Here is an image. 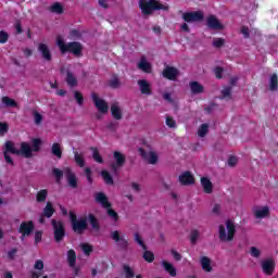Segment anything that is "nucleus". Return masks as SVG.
Here are the masks:
<instances>
[{"instance_id":"obj_1","label":"nucleus","mask_w":278,"mask_h":278,"mask_svg":"<svg viewBox=\"0 0 278 278\" xmlns=\"http://www.w3.org/2000/svg\"><path fill=\"white\" fill-rule=\"evenodd\" d=\"M139 8L143 14V16H151L153 12L163 10L164 12H168V5L162 4L157 0H139Z\"/></svg>"},{"instance_id":"obj_2","label":"nucleus","mask_w":278,"mask_h":278,"mask_svg":"<svg viewBox=\"0 0 278 278\" xmlns=\"http://www.w3.org/2000/svg\"><path fill=\"white\" fill-rule=\"evenodd\" d=\"M218 235L220 242H231L236 236V224L228 219L225 226L220 225L218 228Z\"/></svg>"},{"instance_id":"obj_3","label":"nucleus","mask_w":278,"mask_h":278,"mask_svg":"<svg viewBox=\"0 0 278 278\" xmlns=\"http://www.w3.org/2000/svg\"><path fill=\"white\" fill-rule=\"evenodd\" d=\"M56 46L59 47L61 53H66V51L74 53V55H79V53H81V43L77 41L65 43L62 36L56 37Z\"/></svg>"},{"instance_id":"obj_4","label":"nucleus","mask_w":278,"mask_h":278,"mask_svg":"<svg viewBox=\"0 0 278 278\" xmlns=\"http://www.w3.org/2000/svg\"><path fill=\"white\" fill-rule=\"evenodd\" d=\"M70 219L72 223V229L75 231V233H84V231L88 229V219H77V215H75L74 212H70Z\"/></svg>"},{"instance_id":"obj_5","label":"nucleus","mask_w":278,"mask_h":278,"mask_svg":"<svg viewBox=\"0 0 278 278\" xmlns=\"http://www.w3.org/2000/svg\"><path fill=\"white\" fill-rule=\"evenodd\" d=\"M52 229L54 231L55 242H62L66 236V230L64 229V223L62 220L52 219L51 220Z\"/></svg>"},{"instance_id":"obj_6","label":"nucleus","mask_w":278,"mask_h":278,"mask_svg":"<svg viewBox=\"0 0 278 278\" xmlns=\"http://www.w3.org/2000/svg\"><path fill=\"white\" fill-rule=\"evenodd\" d=\"M113 157L115 163L111 164V170L114 175H118V168H123L125 166L126 157L118 151L113 153Z\"/></svg>"},{"instance_id":"obj_7","label":"nucleus","mask_w":278,"mask_h":278,"mask_svg":"<svg viewBox=\"0 0 278 278\" xmlns=\"http://www.w3.org/2000/svg\"><path fill=\"white\" fill-rule=\"evenodd\" d=\"M111 238L117 244L118 249H121V251H127V249H129V241H127L125 237L121 236V231L118 230L112 231Z\"/></svg>"},{"instance_id":"obj_8","label":"nucleus","mask_w":278,"mask_h":278,"mask_svg":"<svg viewBox=\"0 0 278 278\" xmlns=\"http://www.w3.org/2000/svg\"><path fill=\"white\" fill-rule=\"evenodd\" d=\"M91 99L97 108L101 112V114H108V111L110 110V106L108 105V102L105 100L99 98L97 93H91Z\"/></svg>"},{"instance_id":"obj_9","label":"nucleus","mask_w":278,"mask_h":278,"mask_svg":"<svg viewBox=\"0 0 278 278\" xmlns=\"http://www.w3.org/2000/svg\"><path fill=\"white\" fill-rule=\"evenodd\" d=\"M205 15L203 12L195 11V12H187L182 14V18L186 23H199V21H203Z\"/></svg>"},{"instance_id":"obj_10","label":"nucleus","mask_w":278,"mask_h":278,"mask_svg":"<svg viewBox=\"0 0 278 278\" xmlns=\"http://www.w3.org/2000/svg\"><path fill=\"white\" fill-rule=\"evenodd\" d=\"M261 266L263 273L270 277L275 273V261L273 258H268L261 262Z\"/></svg>"},{"instance_id":"obj_11","label":"nucleus","mask_w":278,"mask_h":278,"mask_svg":"<svg viewBox=\"0 0 278 278\" xmlns=\"http://www.w3.org/2000/svg\"><path fill=\"white\" fill-rule=\"evenodd\" d=\"M139 153L141 155L142 159H144L149 164H157V153L150 151V152H146L144 149L139 148Z\"/></svg>"},{"instance_id":"obj_12","label":"nucleus","mask_w":278,"mask_h":278,"mask_svg":"<svg viewBox=\"0 0 278 278\" xmlns=\"http://www.w3.org/2000/svg\"><path fill=\"white\" fill-rule=\"evenodd\" d=\"M63 173L66 177L70 188H77V176L73 173V169H71V167H64Z\"/></svg>"},{"instance_id":"obj_13","label":"nucleus","mask_w":278,"mask_h":278,"mask_svg":"<svg viewBox=\"0 0 278 278\" xmlns=\"http://www.w3.org/2000/svg\"><path fill=\"white\" fill-rule=\"evenodd\" d=\"M38 51L45 62H51V60H53V54H51V50L46 43H39Z\"/></svg>"},{"instance_id":"obj_14","label":"nucleus","mask_w":278,"mask_h":278,"mask_svg":"<svg viewBox=\"0 0 278 278\" xmlns=\"http://www.w3.org/2000/svg\"><path fill=\"white\" fill-rule=\"evenodd\" d=\"M18 232L23 233V238H25V236H31L34 232V222H23L20 226Z\"/></svg>"},{"instance_id":"obj_15","label":"nucleus","mask_w":278,"mask_h":278,"mask_svg":"<svg viewBox=\"0 0 278 278\" xmlns=\"http://www.w3.org/2000/svg\"><path fill=\"white\" fill-rule=\"evenodd\" d=\"M178 76H179V71L175 67L167 66L163 71V77H165L166 79H170L172 81H175V79H177Z\"/></svg>"},{"instance_id":"obj_16","label":"nucleus","mask_w":278,"mask_h":278,"mask_svg":"<svg viewBox=\"0 0 278 278\" xmlns=\"http://www.w3.org/2000/svg\"><path fill=\"white\" fill-rule=\"evenodd\" d=\"M206 23L210 29H224V26L222 25L220 21L216 18V15H210L206 18Z\"/></svg>"},{"instance_id":"obj_17","label":"nucleus","mask_w":278,"mask_h":278,"mask_svg":"<svg viewBox=\"0 0 278 278\" xmlns=\"http://www.w3.org/2000/svg\"><path fill=\"white\" fill-rule=\"evenodd\" d=\"M137 84L139 86L141 94H147L148 97L152 94L151 84L149 81H147L146 79H140Z\"/></svg>"},{"instance_id":"obj_18","label":"nucleus","mask_w":278,"mask_h":278,"mask_svg":"<svg viewBox=\"0 0 278 278\" xmlns=\"http://www.w3.org/2000/svg\"><path fill=\"white\" fill-rule=\"evenodd\" d=\"M96 202L104 208L112 207V203L108 201V195H105L103 192L96 193Z\"/></svg>"},{"instance_id":"obj_19","label":"nucleus","mask_w":278,"mask_h":278,"mask_svg":"<svg viewBox=\"0 0 278 278\" xmlns=\"http://www.w3.org/2000/svg\"><path fill=\"white\" fill-rule=\"evenodd\" d=\"M253 213L255 218H266V216L270 214V210L268 208V206H262V207L257 206V207H254Z\"/></svg>"},{"instance_id":"obj_20","label":"nucleus","mask_w":278,"mask_h":278,"mask_svg":"<svg viewBox=\"0 0 278 278\" xmlns=\"http://www.w3.org/2000/svg\"><path fill=\"white\" fill-rule=\"evenodd\" d=\"M189 88L192 94H203L205 91V87H203L199 81L189 83Z\"/></svg>"},{"instance_id":"obj_21","label":"nucleus","mask_w":278,"mask_h":278,"mask_svg":"<svg viewBox=\"0 0 278 278\" xmlns=\"http://www.w3.org/2000/svg\"><path fill=\"white\" fill-rule=\"evenodd\" d=\"M200 264L204 273H212L213 267H212V260L210 257L201 256Z\"/></svg>"},{"instance_id":"obj_22","label":"nucleus","mask_w":278,"mask_h":278,"mask_svg":"<svg viewBox=\"0 0 278 278\" xmlns=\"http://www.w3.org/2000/svg\"><path fill=\"white\" fill-rule=\"evenodd\" d=\"M179 181L182 186H190L194 184V177L190 172H185L182 175L179 176Z\"/></svg>"},{"instance_id":"obj_23","label":"nucleus","mask_w":278,"mask_h":278,"mask_svg":"<svg viewBox=\"0 0 278 278\" xmlns=\"http://www.w3.org/2000/svg\"><path fill=\"white\" fill-rule=\"evenodd\" d=\"M111 114L115 121H121L123 118V111H121V106H118V102H114L111 105Z\"/></svg>"},{"instance_id":"obj_24","label":"nucleus","mask_w":278,"mask_h":278,"mask_svg":"<svg viewBox=\"0 0 278 278\" xmlns=\"http://www.w3.org/2000/svg\"><path fill=\"white\" fill-rule=\"evenodd\" d=\"M3 153H12L13 155H21V150L16 149V147H14V142L12 141H7L4 143V151Z\"/></svg>"},{"instance_id":"obj_25","label":"nucleus","mask_w":278,"mask_h":278,"mask_svg":"<svg viewBox=\"0 0 278 278\" xmlns=\"http://www.w3.org/2000/svg\"><path fill=\"white\" fill-rule=\"evenodd\" d=\"M201 185L206 194H212V190H214V186L212 185V181L210 180V178L202 177Z\"/></svg>"},{"instance_id":"obj_26","label":"nucleus","mask_w":278,"mask_h":278,"mask_svg":"<svg viewBox=\"0 0 278 278\" xmlns=\"http://www.w3.org/2000/svg\"><path fill=\"white\" fill-rule=\"evenodd\" d=\"M161 265L163 266L164 270H166V273H168V275L170 277H177V269L170 263H168L166 261H162Z\"/></svg>"},{"instance_id":"obj_27","label":"nucleus","mask_w":278,"mask_h":278,"mask_svg":"<svg viewBox=\"0 0 278 278\" xmlns=\"http://www.w3.org/2000/svg\"><path fill=\"white\" fill-rule=\"evenodd\" d=\"M20 155H23L24 157H31V146L27 142H22L21 143V150H20Z\"/></svg>"},{"instance_id":"obj_28","label":"nucleus","mask_w":278,"mask_h":278,"mask_svg":"<svg viewBox=\"0 0 278 278\" xmlns=\"http://www.w3.org/2000/svg\"><path fill=\"white\" fill-rule=\"evenodd\" d=\"M53 214H55V208H53V203L47 202L41 215L45 216L46 218H51Z\"/></svg>"},{"instance_id":"obj_29","label":"nucleus","mask_w":278,"mask_h":278,"mask_svg":"<svg viewBox=\"0 0 278 278\" xmlns=\"http://www.w3.org/2000/svg\"><path fill=\"white\" fill-rule=\"evenodd\" d=\"M137 66L139 71H143V73H151V63H149L144 56L141 58Z\"/></svg>"},{"instance_id":"obj_30","label":"nucleus","mask_w":278,"mask_h":278,"mask_svg":"<svg viewBox=\"0 0 278 278\" xmlns=\"http://www.w3.org/2000/svg\"><path fill=\"white\" fill-rule=\"evenodd\" d=\"M87 220L91 225L92 231H100L101 230V226L99 225V220L97 219V217H94V215L89 214L88 217H87Z\"/></svg>"},{"instance_id":"obj_31","label":"nucleus","mask_w":278,"mask_h":278,"mask_svg":"<svg viewBox=\"0 0 278 278\" xmlns=\"http://www.w3.org/2000/svg\"><path fill=\"white\" fill-rule=\"evenodd\" d=\"M65 81L70 88H75V86H77V77H75V74L71 71H67Z\"/></svg>"},{"instance_id":"obj_32","label":"nucleus","mask_w":278,"mask_h":278,"mask_svg":"<svg viewBox=\"0 0 278 278\" xmlns=\"http://www.w3.org/2000/svg\"><path fill=\"white\" fill-rule=\"evenodd\" d=\"M77 262V254L75 253V250H68L67 251V263L71 268H75V264Z\"/></svg>"},{"instance_id":"obj_33","label":"nucleus","mask_w":278,"mask_h":278,"mask_svg":"<svg viewBox=\"0 0 278 278\" xmlns=\"http://www.w3.org/2000/svg\"><path fill=\"white\" fill-rule=\"evenodd\" d=\"M16 105H18L14 99L4 96L2 97V103H1V108H16Z\"/></svg>"},{"instance_id":"obj_34","label":"nucleus","mask_w":278,"mask_h":278,"mask_svg":"<svg viewBox=\"0 0 278 278\" xmlns=\"http://www.w3.org/2000/svg\"><path fill=\"white\" fill-rule=\"evenodd\" d=\"M47 197H49V191L47 189H41L36 194L37 203H45L47 201Z\"/></svg>"},{"instance_id":"obj_35","label":"nucleus","mask_w":278,"mask_h":278,"mask_svg":"<svg viewBox=\"0 0 278 278\" xmlns=\"http://www.w3.org/2000/svg\"><path fill=\"white\" fill-rule=\"evenodd\" d=\"M49 10L52 14H64V7L60 2H54Z\"/></svg>"},{"instance_id":"obj_36","label":"nucleus","mask_w":278,"mask_h":278,"mask_svg":"<svg viewBox=\"0 0 278 278\" xmlns=\"http://www.w3.org/2000/svg\"><path fill=\"white\" fill-rule=\"evenodd\" d=\"M269 90L275 92L278 90V76L277 74H273L269 78Z\"/></svg>"},{"instance_id":"obj_37","label":"nucleus","mask_w":278,"mask_h":278,"mask_svg":"<svg viewBox=\"0 0 278 278\" xmlns=\"http://www.w3.org/2000/svg\"><path fill=\"white\" fill-rule=\"evenodd\" d=\"M52 155H55L58 160H62V148L60 147V143H53L51 148Z\"/></svg>"},{"instance_id":"obj_38","label":"nucleus","mask_w":278,"mask_h":278,"mask_svg":"<svg viewBox=\"0 0 278 278\" xmlns=\"http://www.w3.org/2000/svg\"><path fill=\"white\" fill-rule=\"evenodd\" d=\"M74 160L80 168H84V166H86V161L84 160V154H79V152L75 151Z\"/></svg>"},{"instance_id":"obj_39","label":"nucleus","mask_w":278,"mask_h":278,"mask_svg":"<svg viewBox=\"0 0 278 278\" xmlns=\"http://www.w3.org/2000/svg\"><path fill=\"white\" fill-rule=\"evenodd\" d=\"M123 270H124V274H125V278L136 277V273L134 271V268H131L129 265L124 264L123 265Z\"/></svg>"},{"instance_id":"obj_40","label":"nucleus","mask_w":278,"mask_h":278,"mask_svg":"<svg viewBox=\"0 0 278 278\" xmlns=\"http://www.w3.org/2000/svg\"><path fill=\"white\" fill-rule=\"evenodd\" d=\"M210 131V125L207 124H202L199 129H198V136L200 138H205L207 136V132Z\"/></svg>"},{"instance_id":"obj_41","label":"nucleus","mask_w":278,"mask_h":278,"mask_svg":"<svg viewBox=\"0 0 278 278\" xmlns=\"http://www.w3.org/2000/svg\"><path fill=\"white\" fill-rule=\"evenodd\" d=\"M52 173L56 179V184H60L64 177V168H63V170L60 168H52Z\"/></svg>"},{"instance_id":"obj_42","label":"nucleus","mask_w":278,"mask_h":278,"mask_svg":"<svg viewBox=\"0 0 278 278\" xmlns=\"http://www.w3.org/2000/svg\"><path fill=\"white\" fill-rule=\"evenodd\" d=\"M101 176L104 179V182L108 184L109 186H112L114 184V179L112 178V175L108 173V170H102Z\"/></svg>"},{"instance_id":"obj_43","label":"nucleus","mask_w":278,"mask_h":278,"mask_svg":"<svg viewBox=\"0 0 278 278\" xmlns=\"http://www.w3.org/2000/svg\"><path fill=\"white\" fill-rule=\"evenodd\" d=\"M143 260L146 262H149V264H151L155 260V254H153V252H151L149 250H144Z\"/></svg>"},{"instance_id":"obj_44","label":"nucleus","mask_w":278,"mask_h":278,"mask_svg":"<svg viewBox=\"0 0 278 278\" xmlns=\"http://www.w3.org/2000/svg\"><path fill=\"white\" fill-rule=\"evenodd\" d=\"M91 151L94 162H98V164H103V157L101 154H99V150H97V148H91Z\"/></svg>"},{"instance_id":"obj_45","label":"nucleus","mask_w":278,"mask_h":278,"mask_svg":"<svg viewBox=\"0 0 278 278\" xmlns=\"http://www.w3.org/2000/svg\"><path fill=\"white\" fill-rule=\"evenodd\" d=\"M106 214H108V216H110V218H112V220H114V223L118 222V213H116L114 210H112V206L106 207Z\"/></svg>"},{"instance_id":"obj_46","label":"nucleus","mask_w":278,"mask_h":278,"mask_svg":"<svg viewBox=\"0 0 278 278\" xmlns=\"http://www.w3.org/2000/svg\"><path fill=\"white\" fill-rule=\"evenodd\" d=\"M109 86L114 89L121 88V79L118 77L114 76L110 81Z\"/></svg>"},{"instance_id":"obj_47","label":"nucleus","mask_w":278,"mask_h":278,"mask_svg":"<svg viewBox=\"0 0 278 278\" xmlns=\"http://www.w3.org/2000/svg\"><path fill=\"white\" fill-rule=\"evenodd\" d=\"M220 99H231V87H224Z\"/></svg>"},{"instance_id":"obj_48","label":"nucleus","mask_w":278,"mask_h":278,"mask_svg":"<svg viewBox=\"0 0 278 278\" xmlns=\"http://www.w3.org/2000/svg\"><path fill=\"white\" fill-rule=\"evenodd\" d=\"M135 242H137V244L143 249V251H147V244H144V241L142 238H140V233L138 232L135 233Z\"/></svg>"},{"instance_id":"obj_49","label":"nucleus","mask_w":278,"mask_h":278,"mask_svg":"<svg viewBox=\"0 0 278 278\" xmlns=\"http://www.w3.org/2000/svg\"><path fill=\"white\" fill-rule=\"evenodd\" d=\"M10 40V35L5 30L0 31V45H5Z\"/></svg>"},{"instance_id":"obj_50","label":"nucleus","mask_w":278,"mask_h":278,"mask_svg":"<svg viewBox=\"0 0 278 278\" xmlns=\"http://www.w3.org/2000/svg\"><path fill=\"white\" fill-rule=\"evenodd\" d=\"M250 255L252 257L258 258L262 255V251H260V249H257L256 247H251L250 248Z\"/></svg>"},{"instance_id":"obj_51","label":"nucleus","mask_w":278,"mask_h":278,"mask_svg":"<svg viewBox=\"0 0 278 278\" xmlns=\"http://www.w3.org/2000/svg\"><path fill=\"white\" fill-rule=\"evenodd\" d=\"M165 123L170 129H175V127H177V122H175L170 116H166Z\"/></svg>"},{"instance_id":"obj_52","label":"nucleus","mask_w":278,"mask_h":278,"mask_svg":"<svg viewBox=\"0 0 278 278\" xmlns=\"http://www.w3.org/2000/svg\"><path fill=\"white\" fill-rule=\"evenodd\" d=\"M224 45H225V39L223 38L213 39V47H215V49H220V47H223Z\"/></svg>"},{"instance_id":"obj_53","label":"nucleus","mask_w":278,"mask_h":278,"mask_svg":"<svg viewBox=\"0 0 278 278\" xmlns=\"http://www.w3.org/2000/svg\"><path fill=\"white\" fill-rule=\"evenodd\" d=\"M35 125H40L42 123V115L38 111L33 112Z\"/></svg>"},{"instance_id":"obj_54","label":"nucleus","mask_w":278,"mask_h":278,"mask_svg":"<svg viewBox=\"0 0 278 278\" xmlns=\"http://www.w3.org/2000/svg\"><path fill=\"white\" fill-rule=\"evenodd\" d=\"M74 99H76L78 105H84V96L79 91H74Z\"/></svg>"},{"instance_id":"obj_55","label":"nucleus","mask_w":278,"mask_h":278,"mask_svg":"<svg viewBox=\"0 0 278 278\" xmlns=\"http://www.w3.org/2000/svg\"><path fill=\"white\" fill-rule=\"evenodd\" d=\"M42 141L40 139H33V151L38 152L40 151V146Z\"/></svg>"},{"instance_id":"obj_56","label":"nucleus","mask_w":278,"mask_h":278,"mask_svg":"<svg viewBox=\"0 0 278 278\" xmlns=\"http://www.w3.org/2000/svg\"><path fill=\"white\" fill-rule=\"evenodd\" d=\"M80 247H81L85 255H90V253H92V245H90L88 243H83Z\"/></svg>"},{"instance_id":"obj_57","label":"nucleus","mask_w":278,"mask_h":278,"mask_svg":"<svg viewBox=\"0 0 278 278\" xmlns=\"http://www.w3.org/2000/svg\"><path fill=\"white\" fill-rule=\"evenodd\" d=\"M199 236H200L199 230H192L190 235V241L193 244H197V240H199Z\"/></svg>"},{"instance_id":"obj_58","label":"nucleus","mask_w":278,"mask_h":278,"mask_svg":"<svg viewBox=\"0 0 278 278\" xmlns=\"http://www.w3.org/2000/svg\"><path fill=\"white\" fill-rule=\"evenodd\" d=\"M34 268L35 270H42L45 268V262L41 260L36 261Z\"/></svg>"},{"instance_id":"obj_59","label":"nucleus","mask_w":278,"mask_h":278,"mask_svg":"<svg viewBox=\"0 0 278 278\" xmlns=\"http://www.w3.org/2000/svg\"><path fill=\"white\" fill-rule=\"evenodd\" d=\"M16 253H18V249L13 248L8 252L9 260H14L16 257Z\"/></svg>"},{"instance_id":"obj_60","label":"nucleus","mask_w":278,"mask_h":278,"mask_svg":"<svg viewBox=\"0 0 278 278\" xmlns=\"http://www.w3.org/2000/svg\"><path fill=\"white\" fill-rule=\"evenodd\" d=\"M39 242H42V231L35 232V244H39Z\"/></svg>"},{"instance_id":"obj_61","label":"nucleus","mask_w":278,"mask_h":278,"mask_svg":"<svg viewBox=\"0 0 278 278\" xmlns=\"http://www.w3.org/2000/svg\"><path fill=\"white\" fill-rule=\"evenodd\" d=\"M8 134V124L0 123V136Z\"/></svg>"},{"instance_id":"obj_62","label":"nucleus","mask_w":278,"mask_h":278,"mask_svg":"<svg viewBox=\"0 0 278 278\" xmlns=\"http://www.w3.org/2000/svg\"><path fill=\"white\" fill-rule=\"evenodd\" d=\"M98 3L100 8H104V10H108V8H110V0H99Z\"/></svg>"},{"instance_id":"obj_63","label":"nucleus","mask_w":278,"mask_h":278,"mask_svg":"<svg viewBox=\"0 0 278 278\" xmlns=\"http://www.w3.org/2000/svg\"><path fill=\"white\" fill-rule=\"evenodd\" d=\"M170 253L176 262H181V254H179V252H177L176 250H172Z\"/></svg>"},{"instance_id":"obj_64","label":"nucleus","mask_w":278,"mask_h":278,"mask_svg":"<svg viewBox=\"0 0 278 278\" xmlns=\"http://www.w3.org/2000/svg\"><path fill=\"white\" fill-rule=\"evenodd\" d=\"M236 164H238V157L236 156H230L228 159V166H236Z\"/></svg>"}]
</instances>
